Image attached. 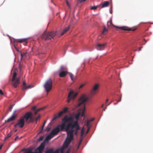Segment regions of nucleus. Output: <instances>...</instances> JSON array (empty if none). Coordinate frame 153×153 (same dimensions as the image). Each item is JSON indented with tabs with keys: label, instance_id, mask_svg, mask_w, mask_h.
Instances as JSON below:
<instances>
[{
	"label": "nucleus",
	"instance_id": "nucleus-44",
	"mask_svg": "<svg viewBox=\"0 0 153 153\" xmlns=\"http://www.w3.org/2000/svg\"><path fill=\"white\" fill-rule=\"evenodd\" d=\"M85 84H82L80 86V87H79V89H80L81 88H82L83 86H84L85 85Z\"/></svg>",
	"mask_w": 153,
	"mask_h": 153
},
{
	"label": "nucleus",
	"instance_id": "nucleus-48",
	"mask_svg": "<svg viewBox=\"0 0 153 153\" xmlns=\"http://www.w3.org/2000/svg\"><path fill=\"white\" fill-rule=\"evenodd\" d=\"M110 13H112V6H111L110 8Z\"/></svg>",
	"mask_w": 153,
	"mask_h": 153
},
{
	"label": "nucleus",
	"instance_id": "nucleus-26",
	"mask_svg": "<svg viewBox=\"0 0 153 153\" xmlns=\"http://www.w3.org/2000/svg\"><path fill=\"white\" fill-rule=\"evenodd\" d=\"M53 150L52 149H51L47 151L45 153H53Z\"/></svg>",
	"mask_w": 153,
	"mask_h": 153
},
{
	"label": "nucleus",
	"instance_id": "nucleus-6",
	"mask_svg": "<svg viewBox=\"0 0 153 153\" xmlns=\"http://www.w3.org/2000/svg\"><path fill=\"white\" fill-rule=\"evenodd\" d=\"M77 95V93H74L73 91H71L68 96L67 102L68 103L71 100H73L76 97Z\"/></svg>",
	"mask_w": 153,
	"mask_h": 153
},
{
	"label": "nucleus",
	"instance_id": "nucleus-11",
	"mask_svg": "<svg viewBox=\"0 0 153 153\" xmlns=\"http://www.w3.org/2000/svg\"><path fill=\"white\" fill-rule=\"evenodd\" d=\"M106 44V43L103 44H98L96 45V49L98 50L101 51L104 49L105 46Z\"/></svg>",
	"mask_w": 153,
	"mask_h": 153
},
{
	"label": "nucleus",
	"instance_id": "nucleus-17",
	"mask_svg": "<svg viewBox=\"0 0 153 153\" xmlns=\"http://www.w3.org/2000/svg\"><path fill=\"white\" fill-rule=\"evenodd\" d=\"M70 28V26H68L67 27H66L65 28L63 31L61 33V36L63 35L64 33H66V32H67L69 29Z\"/></svg>",
	"mask_w": 153,
	"mask_h": 153
},
{
	"label": "nucleus",
	"instance_id": "nucleus-36",
	"mask_svg": "<svg viewBox=\"0 0 153 153\" xmlns=\"http://www.w3.org/2000/svg\"><path fill=\"white\" fill-rule=\"evenodd\" d=\"M66 3L67 6L69 8H70L71 5H70V4H69V3L68 1H67V0L66 1Z\"/></svg>",
	"mask_w": 153,
	"mask_h": 153
},
{
	"label": "nucleus",
	"instance_id": "nucleus-43",
	"mask_svg": "<svg viewBox=\"0 0 153 153\" xmlns=\"http://www.w3.org/2000/svg\"><path fill=\"white\" fill-rule=\"evenodd\" d=\"M43 137L42 136H41L39 137V141H42L43 140Z\"/></svg>",
	"mask_w": 153,
	"mask_h": 153
},
{
	"label": "nucleus",
	"instance_id": "nucleus-13",
	"mask_svg": "<svg viewBox=\"0 0 153 153\" xmlns=\"http://www.w3.org/2000/svg\"><path fill=\"white\" fill-rule=\"evenodd\" d=\"M116 27L120 28L121 30H125V31H130V30H133V31H134L136 29H132L130 28H129L128 27H127L126 26H123V27Z\"/></svg>",
	"mask_w": 153,
	"mask_h": 153
},
{
	"label": "nucleus",
	"instance_id": "nucleus-22",
	"mask_svg": "<svg viewBox=\"0 0 153 153\" xmlns=\"http://www.w3.org/2000/svg\"><path fill=\"white\" fill-rule=\"evenodd\" d=\"M96 92V84L94 85L93 89L91 92V95H94Z\"/></svg>",
	"mask_w": 153,
	"mask_h": 153
},
{
	"label": "nucleus",
	"instance_id": "nucleus-12",
	"mask_svg": "<svg viewBox=\"0 0 153 153\" xmlns=\"http://www.w3.org/2000/svg\"><path fill=\"white\" fill-rule=\"evenodd\" d=\"M45 147V145L43 143H42L40 146L36 150L38 151L37 153H42Z\"/></svg>",
	"mask_w": 153,
	"mask_h": 153
},
{
	"label": "nucleus",
	"instance_id": "nucleus-32",
	"mask_svg": "<svg viewBox=\"0 0 153 153\" xmlns=\"http://www.w3.org/2000/svg\"><path fill=\"white\" fill-rule=\"evenodd\" d=\"M68 108L67 107H65L63 110L62 111L64 113H66L67 112L68 110Z\"/></svg>",
	"mask_w": 153,
	"mask_h": 153
},
{
	"label": "nucleus",
	"instance_id": "nucleus-16",
	"mask_svg": "<svg viewBox=\"0 0 153 153\" xmlns=\"http://www.w3.org/2000/svg\"><path fill=\"white\" fill-rule=\"evenodd\" d=\"M67 73V72L66 71H62L59 74V75L60 77H64L66 75Z\"/></svg>",
	"mask_w": 153,
	"mask_h": 153
},
{
	"label": "nucleus",
	"instance_id": "nucleus-1",
	"mask_svg": "<svg viewBox=\"0 0 153 153\" xmlns=\"http://www.w3.org/2000/svg\"><path fill=\"white\" fill-rule=\"evenodd\" d=\"M88 100V98L85 94L82 95L79 98L78 101V104L77 107L80 106L82 105L83 107L82 109H79L77 113L75 115V117L76 120L73 122H70V123H68L66 126V129L67 131L69 129H70L67 132H69L71 130H74V131L72 132L73 135H76L77 134L78 131L80 129V126L78 123V120L79 119V117L81 114V111H82L81 115L82 117H84V111H85V103Z\"/></svg>",
	"mask_w": 153,
	"mask_h": 153
},
{
	"label": "nucleus",
	"instance_id": "nucleus-5",
	"mask_svg": "<svg viewBox=\"0 0 153 153\" xmlns=\"http://www.w3.org/2000/svg\"><path fill=\"white\" fill-rule=\"evenodd\" d=\"M52 86L53 81L50 78L47 79L44 85V87L47 93L51 90Z\"/></svg>",
	"mask_w": 153,
	"mask_h": 153
},
{
	"label": "nucleus",
	"instance_id": "nucleus-30",
	"mask_svg": "<svg viewBox=\"0 0 153 153\" xmlns=\"http://www.w3.org/2000/svg\"><path fill=\"white\" fill-rule=\"evenodd\" d=\"M16 75H17V73L16 72H14L13 74V78L12 79H13V80H14L15 79H16Z\"/></svg>",
	"mask_w": 153,
	"mask_h": 153
},
{
	"label": "nucleus",
	"instance_id": "nucleus-56",
	"mask_svg": "<svg viewBox=\"0 0 153 153\" xmlns=\"http://www.w3.org/2000/svg\"><path fill=\"white\" fill-rule=\"evenodd\" d=\"M17 129H16V130H15L14 131H15V132H16V131H17Z\"/></svg>",
	"mask_w": 153,
	"mask_h": 153
},
{
	"label": "nucleus",
	"instance_id": "nucleus-50",
	"mask_svg": "<svg viewBox=\"0 0 153 153\" xmlns=\"http://www.w3.org/2000/svg\"><path fill=\"white\" fill-rule=\"evenodd\" d=\"M19 68L20 71H21L22 70V66L20 64L19 65Z\"/></svg>",
	"mask_w": 153,
	"mask_h": 153
},
{
	"label": "nucleus",
	"instance_id": "nucleus-3",
	"mask_svg": "<svg viewBox=\"0 0 153 153\" xmlns=\"http://www.w3.org/2000/svg\"><path fill=\"white\" fill-rule=\"evenodd\" d=\"M74 131V130H71L69 132H67V137L63 146L61 148L58 149L55 151H53V153H63L64 150L68 147L73 138L72 132Z\"/></svg>",
	"mask_w": 153,
	"mask_h": 153
},
{
	"label": "nucleus",
	"instance_id": "nucleus-27",
	"mask_svg": "<svg viewBox=\"0 0 153 153\" xmlns=\"http://www.w3.org/2000/svg\"><path fill=\"white\" fill-rule=\"evenodd\" d=\"M12 135L11 132L10 133L8 134L7 136L4 138V140H6L7 139L10 137Z\"/></svg>",
	"mask_w": 153,
	"mask_h": 153
},
{
	"label": "nucleus",
	"instance_id": "nucleus-42",
	"mask_svg": "<svg viewBox=\"0 0 153 153\" xmlns=\"http://www.w3.org/2000/svg\"><path fill=\"white\" fill-rule=\"evenodd\" d=\"M36 106H34L32 108V109L34 111H36Z\"/></svg>",
	"mask_w": 153,
	"mask_h": 153
},
{
	"label": "nucleus",
	"instance_id": "nucleus-25",
	"mask_svg": "<svg viewBox=\"0 0 153 153\" xmlns=\"http://www.w3.org/2000/svg\"><path fill=\"white\" fill-rule=\"evenodd\" d=\"M68 74H69V75L70 77L71 78V79L72 81L74 80L75 78L74 77L73 75L71 73H69Z\"/></svg>",
	"mask_w": 153,
	"mask_h": 153
},
{
	"label": "nucleus",
	"instance_id": "nucleus-23",
	"mask_svg": "<svg viewBox=\"0 0 153 153\" xmlns=\"http://www.w3.org/2000/svg\"><path fill=\"white\" fill-rule=\"evenodd\" d=\"M45 108V107L40 108L38 109L37 110L34 111V113L35 115H36L38 112L40 111V110L43 109Z\"/></svg>",
	"mask_w": 153,
	"mask_h": 153
},
{
	"label": "nucleus",
	"instance_id": "nucleus-54",
	"mask_svg": "<svg viewBox=\"0 0 153 153\" xmlns=\"http://www.w3.org/2000/svg\"><path fill=\"white\" fill-rule=\"evenodd\" d=\"M121 100V98H120V99L117 102H119Z\"/></svg>",
	"mask_w": 153,
	"mask_h": 153
},
{
	"label": "nucleus",
	"instance_id": "nucleus-14",
	"mask_svg": "<svg viewBox=\"0 0 153 153\" xmlns=\"http://www.w3.org/2000/svg\"><path fill=\"white\" fill-rule=\"evenodd\" d=\"M93 120H94V119H92L91 120H88L86 122V124H85L86 125V126H87V127L88 128V130L87 131V133H88V131L89 130V129L91 126V124L90 123L91 121H93Z\"/></svg>",
	"mask_w": 153,
	"mask_h": 153
},
{
	"label": "nucleus",
	"instance_id": "nucleus-34",
	"mask_svg": "<svg viewBox=\"0 0 153 153\" xmlns=\"http://www.w3.org/2000/svg\"><path fill=\"white\" fill-rule=\"evenodd\" d=\"M59 116L58 115H55L54 116V117L52 119V121H54L57 118L59 117Z\"/></svg>",
	"mask_w": 153,
	"mask_h": 153
},
{
	"label": "nucleus",
	"instance_id": "nucleus-38",
	"mask_svg": "<svg viewBox=\"0 0 153 153\" xmlns=\"http://www.w3.org/2000/svg\"><path fill=\"white\" fill-rule=\"evenodd\" d=\"M86 0H78V2L79 3H81L85 1Z\"/></svg>",
	"mask_w": 153,
	"mask_h": 153
},
{
	"label": "nucleus",
	"instance_id": "nucleus-19",
	"mask_svg": "<svg viewBox=\"0 0 153 153\" xmlns=\"http://www.w3.org/2000/svg\"><path fill=\"white\" fill-rule=\"evenodd\" d=\"M108 27L107 28H106L105 26L104 27V28L102 33V35H104L106 34V33L108 31Z\"/></svg>",
	"mask_w": 153,
	"mask_h": 153
},
{
	"label": "nucleus",
	"instance_id": "nucleus-15",
	"mask_svg": "<svg viewBox=\"0 0 153 153\" xmlns=\"http://www.w3.org/2000/svg\"><path fill=\"white\" fill-rule=\"evenodd\" d=\"M14 42H19L22 43L23 42H26L27 39H15L14 40Z\"/></svg>",
	"mask_w": 153,
	"mask_h": 153
},
{
	"label": "nucleus",
	"instance_id": "nucleus-9",
	"mask_svg": "<svg viewBox=\"0 0 153 153\" xmlns=\"http://www.w3.org/2000/svg\"><path fill=\"white\" fill-rule=\"evenodd\" d=\"M20 77H19L13 80L12 79V85L15 88H16L19 84Z\"/></svg>",
	"mask_w": 153,
	"mask_h": 153
},
{
	"label": "nucleus",
	"instance_id": "nucleus-7",
	"mask_svg": "<svg viewBox=\"0 0 153 153\" xmlns=\"http://www.w3.org/2000/svg\"><path fill=\"white\" fill-rule=\"evenodd\" d=\"M25 120L22 117L18 120L17 123L14 125V126L16 127L17 126L22 128L25 124Z\"/></svg>",
	"mask_w": 153,
	"mask_h": 153
},
{
	"label": "nucleus",
	"instance_id": "nucleus-49",
	"mask_svg": "<svg viewBox=\"0 0 153 153\" xmlns=\"http://www.w3.org/2000/svg\"><path fill=\"white\" fill-rule=\"evenodd\" d=\"M83 133H84V130H83L82 129V131H81V136H82L83 134Z\"/></svg>",
	"mask_w": 153,
	"mask_h": 153
},
{
	"label": "nucleus",
	"instance_id": "nucleus-51",
	"mask_svg": "<svg viewBox=\"0 0 153 153\" xmlns=\"http://www.w3.org/2000/svg\"><path fill=\"white\" fill-rule=\"evenodd\" d=\"M19 137L18 136H17L15 138L14 140L15 141H16L18 139H19Z\"/></svg>",
	"mask_w": 153,
	"mask_h": 153
},
{
	"label": "nucleus",
	"instance_id": "nucleus-4",
	"mask_svg": "<svg viewBox=\"0 0 153 153\" xmlns=\"http://www.w3.org/2000/svg\"><path fill=\"white\" fill-rule=\"evenodd\" d=\"M56 35V31L45 32L42 34L41 36V38L46 40L53 38Z\"/></svg>",
	"mask_w": 153,
	"mask_h": 153
},
{
	"label": "nucleus",
	"instance_id": "nucleus-8",
	"mask_svg": "<svg viewBox=\"0 0 153 153\" xmlns=\"http://www.w3.org/2000/svg\"><path fill=\"white\" fill-rule=\"evenodd\" d=\"M32 114L31 112H27L23 116L21 117L23 118L25 121L27 122L29 118H30V120L32 118Z\"/></svg>",
	"mask_w": 153,
	"mask_h": 153
},
{
	"label": "nucleus",
	"instance_id": "nucleus-31",
	"mask_svg": "<svg viewBox=\"0 0 153 153\" xmlns=\"http://www.w3.org/2000/svg\"><path fill=\"white\" fill-rule=\"evenodd\" d=\"M100 85L98 83H96V93L98 92V89L100 87Z\"/></svg>",
	"mask_w": 153,
	"mask_h": 153
},
{
	"label": "nucleus",
	"instance_id": "nucleus-28",
	"mask_svg": "<svg viewBox=\"0 0 153 153\" xmlns=\"http://www.w3.org/2000/svg\"><path fill=\"white\" fill-rule=\"evenodd\" d=\"M27 86L25 82V81H24L23 82V86L22 87V89L23 90H25V88H25Z\"/></svg>",
	"mask_w": 153,
	"mask_h": 153
},
{
	"label": "nucleus",
	"instance_id": "nucleus-47",
	"mask_svg": "<svg viewBox=\"0 0 153 153\" xmlns=\"http://www.w3.org/2000/svg\"><path fill=\"white\" fill-rule=\"evenodd\" d=\"M0 95H4L3 92H2V91L0 89Z\"/></svg>",
	"mask_w": 153,
	"mask_h": 153
},
{
	"label": "nucleus",
	"instance_id": "nucleus-20",
	"mask_svg": "<svg viewBox=\"0 0 153 153\" xmlns=\"http://www.w3.org/2000/svg\"><path fill=\"white\" fill-rule=\"evenodd\" d=\"M54 136V135L51 132V133L46 137V139L47 140H49L52 138Z\"/></svg>",
	"mask_w": 153,
	"mask_h": 153
},
{
	"label": "nucleus",
	"instance_id": "nucleus-18",
	"mask_svg": "<svg viewBox=\"0 0 153 153\" xmlns=\"http://www.w3.org/2000/svg\"><path fill=\"white\" fill-rule=\"evenodd\" d=\"M22 151H24V153H36L33 152L31 149H23Z\"/></svg>",
	"mask_w": 153,
	"mask_h": 153
},
{
	"label": "nucleus",
	"instance_id": "nucleus-45",
	"mask_svg": "<svg viewBox=\"0 0 153 153\" xmlns=\"http://www.w3.org/2000/svg\"><path fill=\"white\" fill-rule=\"evenodd\" d=\"M13 105H11L9 108V109L11 111L12 109Z\"/></svg>",
	"mask_w": 153,
	"mask_h": 153
},
{
	"label": "nucleus",
	"instance_id": "nucleus-29",
	"mask_svg": "<svg viewBox=\"0 0 153 153\" xmlns=\"http://www.w3.org/2000/svg\"><path fill=\"white\" fill-rule=\"evenodd\" d=\"M46 120H45L44 121V122L43 123V125L42 126V128H41V130L39 132V133H41L42 132V131L44 128V127L45 126V124L46 123Z\"/></svg>",
	"mask_w": 153,
	"mask_h": 153
},
{
	"label": "nucleus",
	"instance_id": "nucleus-37",
	"mask_svg": "<svg viewBox=\"0 0 153 153\" xmlns=\"http://www.w3.org/2000/svg\"><path fill=\"white\" fill-rule=\"evenodd\" d=\"M65 70V68H64L63 67V66H62L60 68V71H63Z\"/></svg>",
	"mask_w": 153,
	"mask_h": 153
},
{
	"label": "nucleus",
	"instance_id": "nucleus-55",
	"mask_svg": "<svg viewBox=\"0 0 153 153\" xmlns=\"http://www.w3.org/2000/svg\"><path fill=\"white\" fill-rule=\"evenodd\" d=\"M108 99H107L106 100V102H108Z\"/></svg>",
	"mask_w": 153,
	"mask_h": 153
},
{
	"label": "nucleus",
	"instance_id": "nucleus-53",
	"mask_svg": "<svg viewBox=\"0 0 153 153\" xmlns=\"http://www.w3.org/2000/svg\"><path fill=\"white\" fill-rule=\"evenodd\" d=\"M3 146V145H2L1 146H0V150L2 148Z\"/></svg>",
	"mask_w": 153,
	"mask_h": 153
},
{
	"label": "nucleus",
	"instance_id": "nucleus-33",
	"mask_svg": "<svg viewBox=\"0 0 153 153\" xmlns=\"http://www.w3.org/2000/svg\"><path fill=\"white\" fill-rule=\"evenodd\" d=\"M64 113L62 111H60L58 114V115L59 116V117H60Z\"/></svg>",
	"mask_w": 153,
	"mask_h": 153
},
{
	"label": "nucleus",
	"instance_id": "nucleus-40",
	"mask_svg": "<svg viewBox=\"0 0 153 153\" xmlns=\"http://www.w3.org/2000/svg\"><path fill=\"white\" fill-rule=\"evenodd\" d=\"M40 115H39L36 119V121L37 122L38 120L40 118Z\"/></svg>",
	"mask_w": 153,
	"mask_h": 153
},
{
	"label": "nucleus",
	"instance_id": "nucleus-52",
	"mask_svg": "<svg viewBox=\"0 0 153 153\" xmlns=\"http://www.w3.org/2000/svg\"><path fill=\"white\" fill-rule=\"evenodd\" d=\"M142 48V47H140L139 48V51H141V49Z\"/></svg>",
	"mask_w": 153,
	"mask_h": 153
},
{
	"label": "nucleus",
	"instance_id": "nucleus-10",
	"mask_svg": "<svg viewBox=\"0 0 153 153\" xmlns=\"http://www.w3.org/2000/svg\"><path fill=\"white\" fill-rule=\"evenodd\" d=\"M16 111H14L12 116L9 118H8L7 120L5 121V122H8L10 121H12L14 120L17 116V114L16 113Z\"/></svg>",
	"mask_w": 153,
	"mask_h": 153
},
{
	"label": "nucleus",
	"instance_id": "nucleus-39",
	"mask_svg": "<svg viewBox=\"0 0 153 153\" xmlns=\"http://www.w3.org/2000/svg\"><path fill=\"white\" fill-rule=\"evenodd\" d=\"M90 9L91 10H96V6H92L91 7Z\"/></svg>",
	"mask_w": 153,
	"mask_h": 153
},
{
	"label": "nucleus",
	"instance_id": "nucleus-35",
	"mask_svg": "<svg viewBox=\"0 0 153 153\" xmlns=\"http://www.w3.org/2000/svg\"><path fill=\"white\" fill-rule=\"evenodd\" d=\"M32 87V86L31 85H29L28 86H27L25 88H25V90H26L28 88H31Z\"/></svg>",
	"mask_w": 153,
	"mask_h": 153
},
{
	"label": "nucleus",
	"instance_id": "nucleus-2",
	"mask_svg": "<svg viewBox=\"0 0 153 153\" xmlns=\"http://www.w3.org/2000/svg\"><path fill=\"white\" fill-rule=\"evenodd\" d=\"M62 123L61 125H58L56 128H54L52 131L51 133L54 136L56 135L61 131H62L66 129V123L68 122L73 121V117H68V116H65L62 119Z\"/></svg>",
	"mask_w": 153,
	"mask_h": 153
},
{
	"label": "nucleus",
	"instance_id": "nucleus-57",
	"mask_svg": "<svg viewBox=\"0 0 153 153\" xmlns=\"http://www.w3.org/2000/svg\"><path fill=\"white\" fill-rule=\"evenodd\" d=\"M15 47L16 49V47L15 46Z\"/></svg>",
	"mask_w": 153,
	"mask_h": 153
},
{
	"label": "nucleus",
	"instance_id": "nucleus-21",
	"mask_svg": "<svg viewBox=\"0 0 153 153\" xmlns=\"http://www.w3.org/2000/svg\"><path fill=\"white\" fill-rule=\"evenodd\" d=\"M109 4V3L108 1H105L104 2V3L102 4V7H107L108 6Z\"/></svg>",
	"mask_w": 153,
	"mask_h": 153
},
{
	"label": "nucleus",
	"instance_id": "nucleus-41",
	"mask_svg": "<svg viewBox=\"0 0 153 153\" xmlns=\"http://www.w3.org/2000/svg\"><path fill=\"white\" fill-rule=\"evenodd\" d=\"M110 23V25H112V24L111 20V21L110 22L108 21L107 22V25L108 27V23Z\"/></svg>",
	"mask_w": 153,
	"mask_h": 153
},
{
	"label": "nucleus",
	"instance_id": "nucleus-24",
	"mask_svg": "<svg viewBox=\"0 0 153 153\" xmlns=\"http://www.w3.org/2000/svg\"><path fill=\"white\" fill-rule=\"evenodd\" d=\"M21 59H22L23 57H26V54H27L26 53H21Z\"/></svg>",
	"mask_w": 153,
	"mask_h": 153
},
{
	"label": "nucleus",
	"instance_id": "nucleus-46",
	"mask_svg": "<svg viewBox=\"0 0 153 153\" xmlns=\"http://www.w3.org/2000/svg\"><path fill=\"white\" fill-rule=\"evenodd\" d=\"M50 129V127H47L46 129V131H49Z\"/></svg>",
	"mask_w": 153,
	"mask_h": 153
}]
</instances>
